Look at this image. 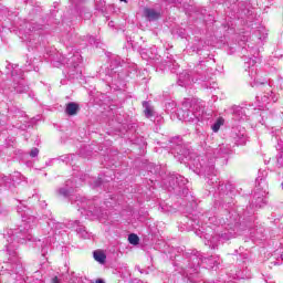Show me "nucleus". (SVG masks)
<instances>
[{
    "instance_id": "nucleus-8",
    "label": "nucleus",
    "mask_w": 283,
    "mask_h": 283,
    "mask_svg": "<svg viewBox=\"0 0 283 283\" xmlns=\"http://www.w3.org/2000/svg\"><path fill=\"white\" fill-rule=\"evenodd\" d=\"M67 228L75 229L76 233L80 235V238H83V240H90V232H87L85 227L82 226L78 220L70 221L67 223Z\"/></svg>"
},
{
    "instance_id": "nucleus-14",
    "label": "nucleus",
    "mask_w": 283,
    "mask_h": 283,
    "mask_svg": "<svg viewBox=\"0 0 283 283\" xmlns=\"http://www.w3.org/2000/svg\"><path fill=\"white\" fill-rule=\"evenodd\" d=\"M7 178H10L9 182H11V190L14 189V185H20L22 180H25V177L21 175V172H13L10 176H7Z\"/></svg>"
},
{
    "instance_id": "nucleus-24",
    "label": "nucleus",
    "mask_w": 283,
    "mask_h": 283,
    "mask_svg": "<svg viewBox=\"0 0 283 283\" xmlns=\"http://www.w3.org/2000/svg\"><path fill=\"white\" fill-rule=\"evenodd\" d=\"M74 158H76V155H64L60 157V160H62V163H66L70 164L72 163V160H74Z\"/></svg>"
},
{
    "instance_id": "nucleus-33",
    "label": "nucleus",
    "mask_w": 283,
    "mask_h": 283,
    "mask_svg": "<svg viewBox=\"0 0 283 283\" xmlns=\"http://www.w3.org/2000/svg\"><path fill=\"white\" fill-rule=\"evenodd\" d=\"M113 64H115L116 66L120 65V60L119 59H115L112 61Z\"/></svg>"
},
{
    "instance_id": "nucleus-27",
    "label": "nucleus",
    "mask_w": 283,
    "mask_h": 283,
    "mask_svg": "<svg viewBox=\"0 0 283 283\" xmlns=\"http://www.w3.org/2000/svg\"><path fill=\"white\" fill-rule=\"evenodd\" d=\"M6 120H8V117L0 114V132H3V129H1V128L4 127Z\"/></svg>"
},
{
    "instance_id": "nucleus-38",
    "label": "nucleus",
    "mask_w": 283,
    "mask_h": 283,
    "mask_svg": "<svg viewBox=\"0 0 283 283\" xmlns=\"http://www.w3.org/2000/svg\"><path fill=\"white\" fill-rule=\"evenodd\" d=\"M95 283H105V281H103V279H97Z\"/></svg>"
},
{
    "instance_id": "nucleus-48",
    "label": "nucleus",
    "mask_w": 283,
    "mask_h": 283,
    "mask_svg": "<svg viewBox=\"0 0 283 283\" xmlns=\"http://www.w3.org/2000/svg\"><path fill=\"white\" fill-rule=\"evenodd\" d=\"M281 259L283 260V255H281Z\"/></svg>"
},
{
    "instance_id": "nucleus-22",
    "label": "nucleus",
    "mask_w": 283,
    "mask_h": 283,
    "mask_svg": "<svg viewBox=\"0 0 283 283\" xmlns=\"http://www.w3.org/2000/svg\"><path fill=\"white\" fill-rule=\"evenodd\" d=\"M206 240H208V244L209 247H211V249H216V247H218V240H220V237L214 235V237H209V234H207Z\"/></svg>"
},
{
    "instance_id": "nucleus-25",
    "label": "nucleus",
    "mask_w": 283,
    "mask_h": 283,
    "mask_svg": "<svg viewBox=\"0 0 283 283\" xmlns=\"http://www.w3.org/2000/svg\"><path fill=\"white\" fill-rule=\"evenodd\" d=\"M128 242L129 244L136 245L138 242H140V239L136 234L132 233L128 235Z\"/></svg>"
},
{
    "instance_id": "nucleus-20",
    "label": "nucleus",
    "mask_w": 283,
    "mask_h": 283,
    "mask_svg": "<svg viewBox=\"0 0 283 283\" xmlns=\"http://www.w3.org/2000/svg\"><path fill=\"white\" fill-rule=\"evenodd\" d=\"M93 258L94 260H96V262H99V264H105V260H107V256L105 255V253L101 251H94Z\"/></svg>"
},
{
    "instance_id": "nucleus-2",
    "label": "nucleus",
    "mask_w": 283,
    "mask_h": 283,
    "mask_svg": "<svg viewBox=\"0 0 283 283\" xmlns=\"http://www.w3.org/2000/svg\"><path fill=\"white\" fill-rule=\"evenodd\" d=\"M259 174H262V176L259 175L256 178L258 185L252 199V207L262 209V207L266 205V193H268L269 187L264 182V177L266 176V171H261Z\"/></svg>"
},
{
    "instance_id": "nucleus-29",
    "label": "nucleus",
    "mask_w": 283,
    "mask_h": 283,
    "mask_svg": "<svg viewBox=\"0 0 283 283\" xmlns=\"http://www.w3.org/2000/svg\"><path fill=\"white\" fill-rule=\"evenodd\" d=\"M277 167H283V155L281 154L276 159Z\"/></svg>"
},
{
    "instance_id": "nucleus-36",
    "label": "nucleus",
    "mask_w": 283,
    "mask_h": 283,
    "mask_svg": "<svg viewBox=\"0 0 283 283\" xmlns=\"http://www.w3.org/2000/svg\"><path fill=\"white\" fill-rule=\"evenodd\" d=\"M52 283H61V282L59 281V277H57V276H54V277L52 279Z\"/></svg>"
},
{
    "instance_id": "nucleus-35",
    "label": "nucleus",
    "mask_w": 283,
    "mask_h": 283,
    "mask_svg": "<svg viewBox=\"0 0 283 283\" xmlns=\"http://www.w3.org/2000/svg\"><path fill=\"white\" fill-rule=\"evenodd\" d=\"M222 240H229V238H231L229 234H227V233H223V234H221V237H220Z\"/></svg>"
},
{
    "instance_id": "nucleus-31",
    "label": "nucleus",
    "mask_w": 283,
    "mask_h": 283,
    "mask_svg": "<svg viewBox=\"0 0 283 283\" xmlns=\"http://www.w3.org/2000/svg\"><path fill=\"white\" fill-rule=\"evenodd\" d=\"M220 129V123H216L213 126H212V130L213 132H218Z\"/></svg>"
},
{
    "instance_id": "nucleus-16",
    "label": "nucleus",
    "mask_w": 283,
    "mask_h": 283,
    "mask_svg": "<svg viewBox=\"0 0 283 283\" xmlns=\"http://www.w3.org/2000/svg\"><path fill=\"white\" fill-rule=\"evenodd\" d=\"M22 217V222H24V229H19L20 232L23 233V235H25V233H28V231H30V229L32 228V226L30 224L31 222H34V217H30L29 219L25 218V214H21Z\"/></svg>"
},
{
    "instance_id": "nucleus-42",
    "label": "nucleus",
    "mask_w": 283,
    "mask_h": 283,
    "mask_svg": "<svg viewBox=\"0 0 283 283\" xmlns=\"http://www.w3.org/2000/svg\"><path fill=\"white\" fill-rule=\"evenodd\" d=\"M97 10H99L101 12H103V8H98V7H97Z\"/></svg>"
},
{
    "instance_id": "nucleus-44",
    "label": "nucleus",
    "mask_w": 283,
    "mask_h": 283,
    "mask_svg": "<svg viewBox=\"0 0 283 283\" xmlns=\"http://www.w3.org/2000/svg\"><path fill=\"white\" fill-rule=\"evenodd\" d=\"M99 3H101V6H103V3H105V1L102 0V1H99Z\"/></svg>"
},
{
    "instance_id": "nucleus-46",
    "label": "nucleus",
    "mask_w": 283,
    "mask_h": 283,
    "mask_svg": "<svg viewBox=\"0 0 283 283\" xmlns=\"http://www.w3.org/2000/svg\"><path fill=\"white\" fill-rule=\"evenodd\" d=\"M109 25H113L112 22H109Z\"/></svg>"
},
{
    "instance_id": "nucleus-21",
    "label": "nucleus",
    "mask_w": 283,
    "mask_h": 283,
    "mask_svg": "<svg viewBox=\"0 0 283 283\" xmlns=\"http://www.w3.org/2000/svg\"><path fill=\"white\" fill-rule=\"evenodd\" d=\"M203 262H206V264H209L210 269H216V266H218V264H220V259L210 256L208 259L205 258Z\"/></svg>"
},
{
    "instance_id": "nucleus-30",
    "label": "nucleus",
    "mask_w": 283,
    "mask_h": 283,
    "mask_svg": "<svg viewBox=\"0 0 283 283\" xmlns=\"http://www.w3.org/2000/svg\"><path fill=\"white\" fill-rule=\"evenodd\" d=\"M88 43H91V45H96V44H97L96 38L90 35V36H88Z\"/></svg>"
},
{
    "instance_id": "nucleus-37",
    "label": "nucleus",
    "mask_w": 283,
    "mask_h": 283,
    "mask_svg": "<svg viewBox=\"0 0 283 283\" xmlns=\"http://www.w3.org/2000/svg\"><path fill=\"white\" fill-rule=\"evenodd\" d=\"M249 63H250V65H255V60L250 59Z\"/></svg>"
},
{
    "instance_id": "nucleus-1",
    "label": "nucleus",
    "mask_w": 283,
    "mask_h": 283,
    "mask_svg": "<svg viewBox=\"0 0 283 283\" xmlns=\"http://www.w3.org/2000/svg\"><path fill=\"white\" fill-rule=\"evenodd\" d=\"M202 114H205L202 108L198 105L192 106L189 101H184L182 107L177 112L179 120H185L186 123H200Z\"/></svg>"
},
{
    "instance_id": "nucleus-11",
    "label": "nucleus",
    "mask_w": 283,
    "mask_h": 283,
    "mask_svg": "<svg viewBox=\"0 0 283 283\" xmlns=\"http://www.w3.org/2000/svg\"><path fill=\"white\" fill-rule=\"evenodd\" d=\"M144 17L147 19V21H158L160 19V12L146 8L144 9Z\"/></svg>"
},
{
    "instance_id": "nucleus-23",
    "label": "nucleus",
    "mask_w": 283,
    "mask_h": 283,
    "mask_svg": "<svg viewBox=\"0 0 283 283\" xmlns=\"http://www.w3.org/2000/svg\"><path fill=\"white\" fill-rule=\"evenodd\" d=\"M4 185L6 189H12V182L8 176H4L0 179V186Z\"/></svg>"
},
{
    "instance_id": "nucleus-28",
    "label": "nucleus",
    "mask_w": 283,
    "mask_h": 283,
    "mask_svg": "<svg viewBox=\"0 0 283 283\" xmlns=\"http://www.w3.org/2000/svg\"><path fill=\"white\" fill-rule=\"evenodd\" d=\"M30 156H31V158H36V156H39V148H33L30 151Z\"/></svg>"
},
{
    "instance_id": "nucleus-7",
    "label": "nucleus",
    "mask_w": 283,
    "mask_h": 283,
    "mask_svg": "<svg viewBox=\"0 0 283 283\" xmlns=\"http://www.w3.org/2000/svg\"><path fill=\"white\" fill-rule=\"evenodd\" d=\"M258 85H265V88L268 90V93H265L263 96L258 95L256 98L258 101H261V103H269V99L273 103L277 101L275 96H273V92L271 91V85L266 84L265 82H259L258 78H254L253 83L251 84L252 87H258Z\"/></svg>"
},
{
    "instance_id": "nucleus-39",
    "label": "nucleus",
    "mask_w": 283,
    "mask_h": 283,
    "mask_svg": "<svg viewBox=\"0 0 283 283\" xmlns=\"http://www.w3.org/2000/svg\"><path fill=\"white\" fill-rule=\"evenodd\" d=\"M172 3H182V0H175Z\"/></svg>"
},
{
    "instance_id": "nucleus-9",
    "label": "nucleus",
    "mask_w": 283,
    "mask_h": 283,
    "mask_svg": "<svg viewBox=\"0 0 283 283\" xmlns=\"http://www.w3.org/2000/svg\"><path fill=\"white\" fill-rule=\"evenodd\" d=\"M205 262V259L200 255V252H197V254L190 255V275H193V273H198V270L200 269V264Z\"/></svg>"
},
{
    "instance_id": "nucleus-34",
    "label": "nucleus",
    "mask_w": 283,
    "mask_h": 283,
    "mask_svg": "<svg viewBox=\"0 0 283 283\" xmlns=\"http://www.w3.org/2000/svg\"><path fill=\"white\" fill-rule=\"evenodd\" d=\"M55 229H65V226L63 223H56Z\"/></svg>"
},
{
    "instance_id": "nucleus-10",
    "label": "nucleus",
    "mask_w": 283,
    "mask_h": 283,
    "mask_svg": "<svg viewBox=\"0 0 283 283\" xmlns=\"http://www.w3.org/2000/svg\"><path fill=\"white\" fill-rule=\"evenodd\" d=\"M7 235V242L9 243L6 245L7 252L9 253V255H14V249H17V245L13 244L15 235L14 231L10 230Z\"/></svg>"
},
{
    "instance_id": "nucleus-12",
    "label": "nucleus",
    "mask_w": 283,
    "mask_h": 283,
    "mask_svg": "<svg viewBox=\"0 0 283 283\" xmlns=\"http://www.w3.org/2000/svg\"><path fill=\"white\" fill-rule=\"evenodd\" d=\"M247 115H244V108L240 107V106H233L232 107V119L240 122V120H244V117Z\"/></svg>"
},
{
    "instance_id": "nucleus-43",
    "label": "nucleus",
    "mask_w": 283,
    "mask_h": 283,
    "mask_svg": "<svg viewBox=\"0 0 283 283\" xmlns=\"http://www.w3.org/2000/svg\"><path fill=\"white\" fill-rule=\"evenodd\" d=\"M18 211H19V213H21V207H18Z\"/></svg>"
},
{
    "instance_id": "nucleus-40",
    "label": "nucleus",
    "mask_w": 283,
    "mask_h": 283,
    "mask_svg": "<svg viewBox=\"0 0 283 283\" xmlns=\"http://www.w3.org/2000/svg\"><path fill=\"white\" fill-rule=\"evenodd\" d=\"M20 240L22 243L25 242V237H22Z\"/></svg>"
},
{
    "instance_id": "nucleus-18",
    "label": "nucleus",
    "mask_w": 283,
    "mask_h": 283,
    "mask_svg": "<svg viewBox=\"0 0 283 283\" xmlns=\"http://www.w3.org/2000/svg\"><path fill=\"white\" fill-rule=\"evenodd\" d=\"M233 138L237 145H247V133L244 130H239L234 133Z\"/></svg>"
},
{
    "instance_id": "nucleus-15",
    "label": "nucleus",
    "mask_w": 283,
    "mask_h": 283,
    "mask_svg": "<svg viewBox=\"0 0 283 283\" xmlns=\"http://www.w3.org/2000/svg\"><path fill=\"white\" fill-rule=\"evenodd\" d=\"M229 154H231V148L226 145H221L214 150V155L217 158H224V156H229Z\"/></svg>"
},
{
    "instance_id": "nucleus-4",
    "label": "nucleus",
    "mask_w": 283,
    "mask_h": 283,
    "mask_svg": "<svg viewBox=\"0 0 283 283\" xmlns=\"http://www.w3.org/2000/svg\"><path fill=\"white\" fill-rule=\"evenodd\" d=\"M83 63V57L81 56V53L75 52L72 54H69L66 57H62V65H67L69 67V76L70 78H76V76H80L81 69L78 65Z\"/></svg>"
},
{
    "instance_id": "nucleus-26",
    "label": "nucleus",
    "mask_w": 283,
    "mask_h": 283,
    "mask_svg": "<svg viewBox=\"0 0 283 283\" xmlns=\"http://www.w3.org/2000/svg\"><path fill=\"white\" fill-rule=\"evenodd\" d=\"M60 196H63L64 198H67V196H70V193H72V190L67 189V188H61L59 190Z\"/></svg>"
},
{
    "instance_id": "nucleus-45",
    "label": "nucleus",
    "mask_w": 283,
    "mask_h": 283,
    "mask_svg": "<svg viewBox=\"0 0 283 283\" xmlns=\"http://www.w3.org/2000/svg\"><path fill=\"white\" fill-rule=\"evenodd\" d=\"M119 1H124V2H127V0H119Z\"/></svg>"
},
{
    "instance_id": "nucleus-3",
    "label": "nucleus",
    "mask_w": 283,
    "mask_h": 283,
    "mask_svg": "<svg viewBox=\"0 0 283 283\" xmlns=\"http://www.w3.org/2000/svg\"><path fill=\"white\" fill-rule=\"evenodd\" d=\"M190 167L193 169L195 174L211 176L214 169V161H206L202 156H191L189 161Z\"/></svg>"
},
{
    "instance_id": "nucleus-47",
    "label": "nucleus",
    "mask_w": 283,
    "mask_h": 283,
    "mask_svg": "<svg viewBox=\"0 0 283 283\" xmlns=\"http://www.w3.org/2000/svg\"><path fill=\"white\" fill-rule=\"evenodd\" d=\"M109 25H113L112 22H109Z\"/></svg>"
},
{
    "instance_id": "nucleus-17",
    "label": "nucleus",
    "mask_w": 283,
    "mask_h": 283,
    "mask_svg": "<svg viewBox=\"0 0 283 283\" xmlns=\"http://www.w3.org/2000/svg\"><path fill=\"white\" fill-rule=\"evenodd\" d=\"M65 114L67 116H76L78 114V104L74 102L66 104Z\"/></svg>"
},
{
    "instance_id": "nucleus-5",
    "label": "nucleus",
    "mask_w": 283,
    "mask_h": 283,
    "mask_svg": "<svg viewBox=\"0 0 283 283\" xmlns=\"http://www.w3.org/2000/svg\"><path fill=\"white\" fill-rule=\"evenodd\" d=\"M187 182H189V180H187V178H185L180 175H176V174L168 176L164 180V185H165L166 189H168V191H176V189H178V187H185V185H187Z\"/></svg>"
},
{
    "instance_id": "nucleus-19",
    "label": "nucleus",
    "mask_w": 283,
    "mask_h": 283,
    "mask_svg": "<svg viewBox=\"0 0 283 283\" xmlns=\"http://www.w3.org/2000/svg\"><path fill=\"white\" fill-rule=\"evenodd\" d=\"M143 107L146 118H151L154 116V108L149 105V102H143Z\"/></svg>"
},
{
    "instance_id": "nucleus-6",
    "label": "nucleus",
    "mask_w": 283,
    "mask_h": 283,
    "mask_svg": "<svg viewBox=\"0 0 283 283\" xmlns=\"http://www.w3.org/2000/svg\"><path fill=\"white\" fill-rule=\"evenodd\" d=\"M11 76L13 77V90L17 94H24V92L30 90V87L25 85V81H23V71L13 70Z\"/></svg>"
},
{
    "instance_id": "nucleus-13",
    "label": "nucleus",
    "mask_w": 283,
    "mask_h": 283,
    "mask_svg": "<svg viewBox=\"0 0 283 283\" xmlns=\"http://www.w3.org/2000/svg\"><path fill=\"white\" fill-rule=\"evenodd\" d=\"M191 83H192V80L189 73L184 72L179 75L178 85H180V87H188V85H191Z\"/></svg>"
},
{
    "instance_id": "nucleus-41",
    "label": "nucleus",
    "mask_w": 283,
    "mask_h": 283,
    "mask_svg": "<svg viewBox=\"0 0 283 283\" xmlns=\"http://www.w3.org/2000/svg\"><path fill=\"white\" fill-rule=\"evenodd\" d=\"M54 67H59V64H56V62L53 63Z\"/></svg>"
},
{
    "instance_id": "nucleus-32",
    "label": "nucleus",
    "mask_w": 283,
    "mask_h": 283,
    "mask_svg": "<svg viewBox=\"0 0 283 283\" xmlns=\"http://www.w3.org/2000/svg\"><path fill=\"white\" fill-rule=\"evenodd\" d=\"M206 90H216V83L212 84V86L205 84Z\"/></svg>"
}]
</instances>
